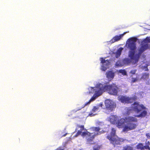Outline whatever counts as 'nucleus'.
Wrapping results in <instances>:
<instances>
[{"label": "nucleus", "instance_id": "nucleus-33", "mask_svg": "<svg viewBox=\"0 0 150 150\" xmlns=\"http://www.w3.org/2000/svg\"><path fill=\"white\" fill-rule=\"evenodd\" d=\"M103 105V103H99V106L100 107H102Z\"/></svg>", "mask_w": 150, "mask_h": 150}, {"label": "nucleus", "instance_id": "nucleus-9", "mask_svg": "<svg viewBox=\"0 0 150 150\" xmlns=\"http://www.w3.org/2000/svg\"><path fill=\"white\" fill-rule=\"evenodd\" d=\"M128 32H125L123 34L119 35H116L111 40L109 41H107L106 43L107 44L111 45L112 43L117 42L120 40L121 38L123 37L125 34Z\"/></svg>", "mask_w": 150, "mask_h": 150}, {"label": "nucleus", "instance_id": "nucleus-8", "mask_svg": "<svg viewBox=\"0 0 150 150\" xmlns=\"http://www.w3.org/2000/svg\"><path fill=\"white\" fill-rule=\"evenodd\" d=\"M137 40V38L134 37L129 38L126 42V46H127V47H136Z\"/></svg>", "mask_w": 150, "mask_h": 150}, {"label": "nucleus", "instance_id": "nucleus-1", "mask_svg": "<svg viewBox=\"0 0 150 150\" xmlns=\"http://www.w3.org/2000/svg\"><path fill=\"white\" fill-rule=\"evenodd\" d=\"M129 51L128 56L129 58H125L122 60L123 65H129L130 63L133 65L137 64L140 56L143 52L149 47H129Z\"/></svg>", "mask_w": 150, "mask_h": 150}, {"label": "nucleus", "instance_id": "nucleus-25", "mask_svg": "<svg viewBox=\"0 0 150 150\" xmlns=\"http://www.w3.org/2000/svg\"><path fill=\"white\" fill-rule=\"evenodd\" d=\"M95 98L94 97H92V98H91V99L88 102H87V103H86L79 110H80L81 109L84 108L86 105H87L88 104H89L91 100H94L95 99Z\"/></svg>", "mask_w": 150, "mask_h": 150}, {"label": "nucleus", "instance_id": "nucleus-15", "mask_svg": "<svg viewBox=\"0 0 150 150\" xmlns=\"http://www.w3.org/2000/svg\"><path fill=\"white\" fill-rule=\"evenodd\" d=\"M100 59L101 61V63L102 64L105 66L107 67L110 64V62L109 60H105V59L103 57L100 58Z\"/></svg>", "mask_w": 150, "mask_h": 150}, {"label": "nucleus", "instance_id": "nucleus-32", "mask_svg": "<svg viewBox=\"0 0 150 150\" xmlns=\"http://www.w3.org/2000/svg\"><path fill=\"white\" fill-rule=\"evenodd\" d=\"M150 134L149 133H147L146 134V136L147 138H150Z\"/></svg>", "mask_w": 150, "mask_h": 150}, {"label": "nucleus", "instance_id": "nucleus-28", "mask_svg": "<svg viewBox=\"0 0 150 150\" xmlns=\"http://www.w3.org/2000/svg\"><path fill=\"white\" fill-rule=\"evenodd\" d=\"M138 79L137 78H132L131 81L132 83H134L137 81Z\"/></svg>", "mask_w": 150, "mask_h": 150}, {"label": "nucleus", "instance_id": "nucleus-29", "mask_svg": "<svg viewBox=\"0 0 150 150\" xmlns=\"http://www.w3.org/2000/svg\"><path fill=\"white\" fill-rule=\"evenodd\" d=\"M132 109H131L129 108L127 109V114L129 115L131 112Z\"/></svg>", "mask_w": 150, "mask_h": 150}, {"label": "nucleus", "instance_id": "nucleus-3", "mask_svg": "<svg viewBox=\"0 0 150 150\" xmlns=\"http://www.w3.org/2000/svg\"><path fill=\"white\" fill-rule=\"evenodd\" d=\"M125 120L127 125H125L122 129L123 132H127L135 129L138 124L134 123L138 122V119L136 117L128 116L125 117Z\"/></svg>", "mask_w": 150, "mask_h": 150}, {"label": "nucleus", "instance_id": "nucleus-5", "mask_svg": "<svg viewBox=\"0 0 150 150\" xmlns=\"http://www.w3.org/2000/svg\"><path fill=\"white\" fill-rule=\"evenodd\" d=\"M100 90L107 91L108 93L112 95H116L117 94L118 88L115 83L110 85H105L103 87L100 88Z\"/></svg>", "mask_w": 150, "mask_h": 150}, {"label": "nucleus", "instance_id": "nucleus-10", "mask_svg": "<svg viewBox=\"0 0 150 150\" xmlns=\"http://www.w3.org/2000/svg\"><path fill=\"white\" fill-rule=\"evenodd\" d=\"M137 98V97L136 96L131 98L122 96L121 97L120 100L122 103H130L133 102V100L136 99Z\"/></svg>", "mask_w": 150, "mask_h": 150}, {"label": "nucleus", "instance_id": "nucleus-36", "mask_svg": "<svg viewBox=\"0 0 150 150\" xmlns=\"http://www.w3.org/2000/svg\"><path fill=\"white\" fill-rule=\"evenodd\" d=\"M92 113H91V114H89V115L91 116H93V115H92Z\"/></svg>", "mask_w": 150, "mask_h": 150}, {"label": "nucleus", "instance_id": "nucleus-20", "mask_svg": "<svg viewBox=\"0 0 150 150\" xmlns=\"http://www.w3.org/2000/svg\"><path fill=\"white\" fill-rule=\"evenodd\" d=\"M137 148L138 149H144V146L142 143H139L138 144L137 146Z\"/></svg>", "mask_w": 150, "mask_h": 150}, {"label": "nucleus", "instance_id": "nucleus-13", "mask_svg": "<svg viewBox=\"0 0 150 150\" xmlns=\"http://www.w3.org/2000/svg\"><path fill=\"white\" fill-rule=\"evenodd\" d=\"M84 129V126L83 125H77L76 127V131L78 130V132L76 135L75 137H77L79 135L81 134L82 131Z\"/></svg>", "mask_w": 150, "mask_h": 150}, {"label": "nucleus", "instance_id": "nucleus-35", "mask_svg": "<svg viewBox=\"0 0 150 150\" xmlns=\"http://www.w3.org/2000/svg\"><path fill=\"white\" fill-rule=\"evenodd\" d=\"M57 150H64L63 149H57Z\"/></svg>", "mask_w": 150, "mask_h": 150}, {"label": "nucleus", "instance_id": "nucleus-23", "mask_svg": "<svg viewBox=\"0 0 150 150\" xmlns=\"http://www.w3.org/2000/svg\"><path fill=\"white\" fill-rule=\"evenodd\" d=\"M133 148L130 146H126L124 147L123 150H132Z\"/></svg>", "mask_w": 150, "mask_h": 150}, {"label": "nucleus", "instance_id": "nucleus-27", "mask_svg": "<svg viewBox=\"0 0 150 150\" xmlns=\"http://www.w3.org/2000/svg\"><path fill=\"white\" fill-rule=\"evenodd\" d=\"M93 129L94 131L98 132L100 129V128L99 127H93Z\"/></svg>", "mask_w": 150, "mask_h": 150}, {"label": "nucleus", "instance_id": "nucleus-22", "mask_svg": "<svg viewBox=\"0 0 150 150\" xmlns=\"http://www.w3.org/2000/svg\"><path fill=\"white\" fill-rule=\"evenodd\" d=\"M81 135L82 137H85L87 136L88 134H90V132L87 131L86 132H82Z\"/></svg>", "mask_w": 150, "mask_h": 150}, {"label": "nucleus", "instance_id": "nucleus-16", "mask_svg": "<svg viewBox=\"0 0 150 150\" xmlns=\"http://www.w3.org/2000/svg\"><path fill=\"white\" fill-rule=\"evenodd\" d=\"M123 50V47H120L117 50L115 53V57L116 58H118L119 57L121 54Z\"/></svg>", "mask_w": 150, "mask_h": 150}, {"label": "nucleus", "instance_id": "nucleus-30", "mask_svg": "<svg viewBox=\"0 0 150 150\" xmlns=\"http://www.w3.org/2000/svg\"><path fill=\"white\" fill-rule=\"evenodd\" d=\"M144 149H148L149 150H150V148L149 147V145L144 146Z\"/></svg>", "mask_w": 150, "mask_h": 150}, {"label": "nucleus", "instance_id": "nucleus-4", "mask_svg": "<svg viewBox=\"0 0 150 150\" xmlns=\"http://www.w3.org/2000/svg\"><path fill=\"white\" fill-rule=\"evenodd\" d=\"M116 130L114 128H112L110 134L107 136L106 138L114 146L116 145H120L123 142V140L116 135Z\"/></svg>", "mask_w": 150, "mask_h": 150}, {"label": "nucleus", "instance_id": "nucleus-11", "mask_svg": "<svg viewBox=\"0 0 150 150\" xmlns=\"http://www.w3.org/2000/svg\"><path fill=\"white\" fill-rule=\"evenodd\" d=\"M110 120L112 124L116 125L119 128H121L122 127L124 124L125 121V119H124L123 118L118 120L117 122L115 120L112 121V120L111 119Z\"/></svg>", "mask_w": 150, "mask_h": 150}, {"label": "nucleus", "instance_id": "nucleus-31", "mask_svg": "<svg viewBox=\"0 0 150 150\" xmlns=\"http://www.w3.org/2000/svg\"><path fill=\"white\" fill-rule=\"evenodd\" d=\"M136 71V70H131L130 71V73L133 74H134L135 73Z\"/></svg>", "mask_w": 150, "mask_h": 150}, {"label": "nucleus", "instance_id": "nucleus-19", "mask_svg": "<svg viewBox=\"0 0 150 150\" xmlns=\"http://www.w3.org/2000/svg\"><path fill=\"white\" fill-rule=\"evenodd\" d=\"M101 146L98 144L95 145L93 146V150H100V149Z\"/></svg>", "mask_w": 150, "mask_h": 150}, {"label": "nucleus", "instance_id": "nucleus-37", "mask_svg": "<svg viewBox=\"0 0 150 150\" xmlns=\"http://www.w3.org/2000/svg\"><path fill=\"white\" fill-rule=\"evenodd\" d=\"M104 132H105L104 131H103V133H104Z\"/></svg>", "mask_w": 150, "mask_h": 150}, {"label": "nucleus", "instance_id": "nucleus-24", "mask_svg": "<svg viewBox=\"0 0 150 150\" xmlns=\"http://www.w3.org/2000/svg\"><path fill=\"white\" fill-rule=\"evenodd\" d=\"M99 108L98 107H96V106H94L93 109L92 110V112H94L97 111Z\"/></svg>", "mask_w": 150, "mask_h": 150}, {"label": "nucleus", "instance_id": "nucleus-2", "mask_svg": "<svg viewBox=\"0 0 150 150\" xmlns=\"http://www.w3.org/2000/svg\"><path fill=\"white\" fill-rule=\"evenodd\" d=\"M133 110L136 113L139 114L136 115L134 117H137L143 118L147 116V111L145 110L146 107L143 104H140L138 102H134L132 104Z\"/></svg>", "mask_w": 150, "mask_h": 150}, {"label": "nucleus", "instance_id": "nucleus-6", "mask_svg": "<svg viewBox=\"0 0 150 150\" xmlns=\"http://www.w3.org/2000/svg\"><path fill=\"white\" fill-rule=\"evenodd\" d=\"M105 108L108 110L112 111L116 107L115 103L110 99L105 100Z\"/></svg>", "mask_w": 150, "mask_h": 150}, {"label": "nucleus", "instance_id": "nucleus-14", "mask_svg": "<svg viewBox=\"0 0 150 150\" xmlns=\"http://www.w3.org/2000/svg\"><path fill=\"white\" fill-rule=\"evenodd\" d=\"M115 72L112 70H110L108 71L106 73L107 78L109 80H112L114 78L115 75Z\"/></svg>", "mask_w": 150, "mask_h": 150}, {"label": "nucleus", "instance_id": "nucleus-12", "mask_svg": "<svg viewBox=\"0 0 150 150\" xmlns=\"http://www.w3.org/2000/svg\"><path fill=\"white\" fill-rule=\"evenodd\" d=\"M100 134V132L98 133L97 134L90 132V134H88L86 137V139L87 142L88 143H90L92 142L93 140L95 137L97 135L99 134Z\"/></svg>", "mask_w": 150, "mask_h": 150}, {"label": "nucleus", "instance_id": "nucleus-17", "mask_svg": "<svg viewBox=\"0 0 150 150\" xmlns=\"http://www.w3.org/2000/svg\"><path fill=\"white\" fill-rule=\"evenodd\" d=\"M149 73H144L142 74L141 79H148L149 78Z\"/></svg>", "mask_w": 150, "mask_h": 150}, {"label": "nucleus", "instance_id": "nucleus-7", "mask_svg": "<svg viewBox=\"0 0 150 150\" xmlns=\"http://www.w3.org/2000/svg\"><path fill=\"white\" fill-rule=\"evenodd\" d=\"M140 47H149L150 46V36L146 37L145 38L140 40L138 41Z\"/></svg>", "mask_w": 150, "mask_h": 150}, {"label": "nucleus", "instance_id": "nucleus-34", "mask_svg": "<svg viewBox=\"0 0 150 150\" xmlns=\"http://www.w3.org/2000/svg\"><path fill=\"white\" fill-rule=\"evenodd\" d=\"M67 133H66L65 134H64L63 135L62 137H64V136H65L67 134Z\"/></svg>", "mask_w": 150, "mask_h": 150}, {"label": "nucleus", "instance_id": "nucleus-26", "mask_svg": "<svg viewBox=\"0 0 150 150\" xmlns=\"http://www.w3.org/2000/svg\"><path fill=\"white\" fill-rule=\"evenodd\" d=\"M107 69V67L105 66L102 64L101 68V70L102 71H105Z\"/></svg>", "mask_w": 150, "mask_h": 150}, {"label": "nucleus", "instance_id": "nucleus-18", "mask_svg": "<svg viewBox=\"0 0 150 150\" xmlns=\"http://www.w3.org/2000/svg\"><path fill=\"white\" fill-rule=\"evenodd\" d=\"M123 65L122 63L120 61H117L115 64V66L116 67H122Z\"/></svg>", "mask_w": 150, "mask_h": 150}, {"label": "nucleus", "instance_id": "nucleus-21", "mask_svg": "<svg viewBox=\"0 0 150 150\" xmlns=\"http://www.w3.org/2000/svg\"><path fill=\"white\" fill-rule=\"evenodd\" d=\"M118 72L124 75H125L127 74V73L125 69H120L118 71Z\"/></svg>", "mask_w": 150, "mask_h": 150}]
</instances>
